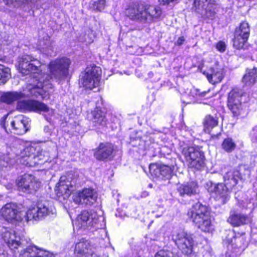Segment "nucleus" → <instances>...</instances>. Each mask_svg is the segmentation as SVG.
I'll return each instance as SVG.
<instances>
[{"instance_id": "40", "label": "nucleus", "mask_w": 257, "mask_h": 257, "mask_svg": "<svg viewBox=\"0 0 257 257\" xmlns=\"http://www.w3.org/2000/svg\"><path fill=\"white\" fill-rule=\"evenodd\" d=\"M94 35L92 31H89L88 33L84 36V39L83 42L86 44H89L93 42Z\"/></svg>"}, {"instance_id": "7", "label": "nucleus", "mask_w": 257, "mask_h": 257, "mask_svg": "<svg viewBox=\"0 0 257 257\" xmlns=\"http://www.w3.org/2000/svg\"><path fill=\"white\" fill-rule=\"evenodd\" d=\"M56 212L55 208L47 201L39 202L36 206L30 207L26 213L27 221L32 220H40L43 217L54 214Z\"/></svg>"}, {"instance_id": "4", "label": "nucleus", "mask_w": 257, "mask_h": 257, "mask_svg": "<svg viewBox=\"0 0 257 257\" xmlns=\"http://www.w3.org/2000/svg\"><path fill=\"white\" fill-rule=\"evenodd\" d=\"M73 224L78 229H98L104 227L105 222L104 216L98 215L95 211H83L77 216Z\"/></svg>"}, {"instance_id": "10", "label": "nucleus", "mask_w": 257, "mask_h": 257, "mask_svg": "<svg viewBox=\"0 0 257 257\" xmlns=\"http://www.w3.org/2000/svg\"><path fill=\"white\" fill-rule=\"evenodd\" d=\"M243 92L238 88L233 89L228 94V107L234 116L244 113V107L241 102Z\"/></svg>"}, {"instance_id": "17", "label": "nucleus", "mask_w": 257, "mask_h": 257, "mask_svg": "<svg viewBox=\"0 0 257 257\" xmlns=\"http://www.w3.org/2000/svg\"><path fill=\"white\" fill-rule=\"evenodd\" d=\"M29 119L23 115H19L15 117L11 121L9 128L11 133L22 135L25 134L29 128Z\"/></svg>"}, {"instance_id": "20", "label": "nucleus", "mask_w": 257, "mask_h": 257, "mask_svg": "<svg viewBox=\"0 0 257 257\" xmlns=\"http://www.w3.org/2000/svg\"><path fill=\"white\" fill-rule=\"evenodd\" d=\"M19 257H55L48 251L38 248L35 245H30L19 253Z\"/></svg>"}, {"instance_id": "29", "label": "nucleus", "mask_w": 257, "mask_h": 257, "mask_svg": "<svg viewBox=\"0 0 257 257\" xmlns=\"http://www.w3.org/2000/svg\"><path fill=\"white\" fill-rule=\"evenodd\" d=\"M257 77V71L255 68L247 69L242 78V82L246 86H251L254 84Z\"/></svg>"}, {"instance_id": "13", "label": "nucleus", "mask_w": 257, "mask_h": 257, "mask_svg": "<svg viewBox=\"0 0 257 257\" xmlns=\"http://www.w3.org/2000/svg\"><path fill=\"white\" fill-rule=\"evenodd\" d=\"M16 185L20 191L28 193L36 191L40 186V183L35 180L34 176L30 174L18 177Z\"/></svg>"}, {"instance_id": "46", "label": "nucleus", "mask_w": 257, "mask_h": 257, "mask_svg": "<svg viewBox=\"0 0 257 257\" xmlns=\"http://www.w3.org/2000/svg\"><path fill=\"white\" fill-rule=\"evenodd\" d=\"M161 4L165 5H168L170 3L175 2L177 0H159Z\"/></svg>"}, {"instance_id": "31", "label": "nucleus", "mask_w": 257, "mask_h": 257, "mask_svg": "<svg viewBox=\"0 0 257 257\" xmlns=\"http://www.w3.org/2000/svg\"><path fill=\"white\" fill-rule=\"evenodd\" d=\"M38 48L43 53L47 55H51L53 52L52 43L49 38L47 36L45 39L40 40Z\"/></svg>"}, {"instance_id": "41", "label": "nucleus", "mask_w": 257, "mask_h": 257, "mask_svg": "<svg viewBox=\"0 0 257 257\" xmlns=\"http://www.w3.org/2000/svg\"><path fill=\"white\" fill-rule=\"evenodd\" d=\"M155 257H173V254L170 251L161 250L156 254Z\"/></svg>"}, {"instance_id": "23", "label": "nucleus", "mask_w": 257, "mask_h": 257, "mask_svg": "<svg viewBox=\"0 0 257 257\" xmlns=\"http://www.w3.org/2000/svg\"><path fill=\"white\" fill-rule=\"evenodd\" d=\"M113 151L112 145L108 143H100L94 153V156L98 160L110 158Z\"/></svg>"}, {"instance_id": "18", "label": "nucleus", "mask_w": 257, "mask_h": 257, "mask_svg": "<svg viewBox=\"0 0 257 257\" xmlns=\"http://www.w3.org/2000/svg\"><path fill=\"white\" fill-rule=\"evenodd\" d=\"M73 189V184L71 181V178L62 176L57 183L55 191L59 195H63L64 198L68 197Z\"/></svg>"}, {"instance_id": "42", "label": "nucleus", "mask_w": 257, "mask_h": 257, "mask_svg": "<svg viewBox=\"0 0 257 257\" xmlns=\"http://www.w3.org/2000/svg\"><path fill=\"white\" fill-rule=\"evenodd\" d=\"M226 44L224 42L219 41L216 45V48L220 52H223L226 49Z\"/></svg>"}, {"instance_id": "27", "label": "nucleus", "mask_w": 257, "mask_h": 257, "mask_svg": "<svg viewBox=\"0 0 257 257\" xmlns=\"http://www.w3.org/2000/svg\"><path fill=\"white\" fill-rule=\"evenodd\" d=\"M198 186L195 182H189L186 184H181L177 188L180 195H191L197 193Z\"/></svg>"}, {"instance_id": "30", "label": "nucleus", "mask_w": 257, "mask_h": 257, "mask_svg": "<svg viewBox=\"0 0 257 257\" xmlns=\"http://www.w3.org/2000/svg\"><path fill=\"white\" fill-rule=\"evenodd\" d=\"M214 2V0H194V7L198 12L200 10L212 12L210 7L212 6Z\"/></svg>"}, {"instance_id": "52", "label": "nucleus", "mask_w": 257, "mask_h": 257, "mask_svg": "<svg viewBox=\"0 0 257 257\" xmlns=\"http://www.w3.org/2000/svg\"><path fill=\"white\" fill-rule=\"evenodd\" d=\"M149 195V193L148 192H144L142 193V197H147Z\"/></svg>"}, {"instance_id": "8", "label": "nucleus", "mask_w": 257, "mask_h": 257, "mask_svg": "<svg viewBox=\"0 0 257 257\" xmlns=\"http://www.w3.org/2000/svg\"><path fill=\"white\" fill-rule=\"evenodd\" d=\"M101 74L100 67L96 66L87 67L81 79V85L86 89L92 90L99 85Z\"/></svg>"}, {"instance_id": "45", "label": "nucleus", "mask_w": 257, "mask_h": 257, "mask_svg": "<svg viewBox=\"0 0 257 257\" xmlns=\"http://www.w3.org/2000/svg\"><path fill=\"white\" fill-rule=\"evenodd\" d=\"M185 39L184 36H181L178 38L177 41L176 42V44L178 46H180L183 44Z\"/></svg>"}, {"instance_id": "11", "label": "nucleus", "mask_w": 257, "mask_h": 257, "mask_svg": "<svg viewBox=\"0 0 257 257\" xmlns=\"http://www.w3.org/2000/svg\"><path fill=\"white\" fill-rule=\"evenodd\" d=\"M172 239L183 253L190 254L192 252L193 240L191 235L184 231L179 230L173 232Z\"/></svg>"}, {"instance_id": "43", "label": "nucleus", "mask_w": 257, "mask_h": 257, "mask_svg": "<svg viewBox=\"0 0 257 257\" xmlns=\"http://www.w3.org/2000/svg\"><path fill=\"white\" fill-rule=\"evenodd\" d=\"M8 115H5L1 119H0V127L3 128L6 132H7L8 134L9 133L8 132L7 127L6 126V119L7 118Z\"/></svg>"}, {"instance_id": "5", "label": "nucleus", "mask_w": 257, "mask_h": 257, "mask_svg": "<svg viewBox=\"0 0 257 257\" xmlns=\"http://www.w3.org/2000/svg\"><path fill=\"white\" fill-rule=\"evenodd\" d=\"M17 108L21 111H34L43 113L46 119L49 121L54 114V110L41 102L33 100H21L17 103Z\"/></svg>"}, {"instance_id": "35", "label": "nucleus", "mask_w": 257, "mask_h": 257, "mask_svg": "<svg viewBox=\"0 0 257 257\" xmlns=\"http://www.w3.org/2000/svg\"><path fill=\"white\" fill-rule=\"evenodd\" d=\"M11 77L10 69L0 64V84L6 83Z\"/></svg>"}, {"instance_id": "24", "label": "nucleus", "mask_w": 257, "mask_h": 257, "mask_svg": "<svg viewBox=\"0 0 257 257\" xmlns=\"http://www.w3.org/2000/svg\"><path fill=\"white\" fill-rule=\"evenodd\" d=\"M210 83L212 84L220 82L224 77L223 69L216 67L215 68H210L207 71L202 72Z\"/></svg>"}, {"instance_id": "9", "label": "nucleus", "mask_w": 257, "mask_h": 257, "mask_svg": "<svg viewBox=\"0 0 257 257\" xmlns=\"http://www.w3.org/2000/svg\"><path fill=\"white\" fill-rule=\"evenodd\" d=\"M0 236L14 253L19 252V249L23 247L20 236L17 234L15 230L11 228L1 227Z\"/></svg>"}, {"instance_id": "32", "label": "nucleus", "mask_w": 257, "mask_h": 257, "mask_svg": "<svg viewBox=\"0 0 257 257\" xmlns=\"http://www.w3.org/2000/svg\"><path fill=\"white\" fill-rule=\"evenodd\" d=\"M162 14V11L160 7L150 6L146 8V22L152 21L153 18H158Z\"/></svg>"}, {"instance_id": "2", "label": "nucleus", "mask_w": 257, "mask_h": 257, "mask_svg": "<svg viewBox=\"0 0 257 257\" xmlns=\"http://www.w3.org/2000/svg\"><path fill=\"white\" fill-rule=\"evenodd\" d=\"M13 151L17 157V161L28 167H34L44 164L50 160L49 153L45 150H40L32 146L26 147L18 141Z\"/></svg>"}, {"instance_id": "34", "label": "nucleus", "mask_w": 257, "mask_h": 257, "mask_svg": "<svg viewBox=\"0 0 257 257\" xmlns=\"http://www.w3.org/2000/svg\"><path fill=\"white\" fill-rule=\"evenodd\" d=\"M13 160L8 155H3L0 157V170L6 171L8 170L13 165Z\"/></svg>"}, {"instance_id": "12", "label": "nucleus", "mask_w": 257, "mask_h": 257, "mask_svg": "<svg viewBox=\"0 0 257 257\" xmlns=\"http://www.w3.org/2000/svg\"><path fill=\"white\" fill-rule=\"evenodd\" d=\"M0 216L9 222L16 223L23 219V215L19 210L16 204L10 203L5 204L1 208Z\"/></svg>"}, {"instance_id": "26", "label": "nucleus", "mask_w": 257, "mask_h": 257, "mask_svg": "<svg viewBox=\"0 0 257 257\" xmlns=\"http://www.w3.org/2000/svg\"><path fill=\"white\" fill-rule=\"evenodd\" d=\"M91 115L94 126L100 128L106 125L105 114L101 110L96 108L91 112Z\"/></svg>"}, {"instance_id": "22", "label": "nucleus", "mask_w": 257, "mask_h": 257, "mask_svg": "<svg viewBox=\"0 0 257 257\" xmlns=\"http://www.w3.org/2000/svg\"><path fill=\"white\" fill-rule=\"evenodd\" d=\"M210 191L213 192L216 200L222 204L225 203L229 199V188L224 184L220 183L212 185Z\"/></svg>"}, {"instance_id": "50", "label": "nucleus", "mask_w": 257, "mask_h": 257, "mask_svg": "<svg viewBox=\"0 0 257 257\" xmlns=\"http://www.w3.org/2000/svg\"><path fill=\"white\" fill-rule=\"evenodd\" d=\"M214 2L213 3L212 6L210 7V9H212V12L211 11H207V12L205 11V12L206 13L209 12L210 13V16H211V14H213L214 13H215V11L214 10Z\"/></svg>"}, {"instance_id": "36", "label": "nucleus", "mask_w": 257, "mask_h": 257, "mask_svg": "<svg viewBox=\"0 0 257 257\" xmlns=\"http://www.w3.org/2000/svg\"><path fill=\"white\" fill-rule=\"evenodd\" d=\"M236 147V144L231 138L224 139L222 143V149L227 152H232Z\"/></svg>"}, {"instance_id": "19", "label": "nucleus", "mask_w": 257, "mask_h": 257, "mask_svg": "<svg viewBox=\"0 0 257 257\" xmlns=\"http://www.w3.org/2000/svg\"><path fill=\"white\" fill-rule=\"evenodd\" d=\"M149 170L153 176L160 179L170 178L173 172L171 168L168 166H158L155 164H151Z\"/></svg>"}, {"instance_id": "6", "label": "nucleus", "mask_w": 257, "mask_h": 257, "mask_svg": "<svg viewBox=\"0 0 257 257\" xmlns=\"http://www.w3.org/2000/svg\"><path fill=\"white\" fill-rule=\"evenodd\" d=\"M182 154L189 167L199 170L204 166L205 156L198 147H184Z\"/></svg>"}, {"instance_id": "16", "label": "nucleus", "mask_w": 257, "mask_h": 257, "mask_svg": "<svg viewBox=\"0 0 257 257\" xmlns=\"http://www.w3.org/2000/svg\"><path fill=\"white\" fill-rule=\"evenodd\" d=\"M125 15L130 20L141 23H146V8L143 5L134 4L130 6L125 11Z\"/></svg>"}, {"instance_id": "39", "label": "nucleus", "mask_w": 257, "mask_h": 257, "mask_svg": "<svg viewBox=\"0 0 257 257\" xmlns=\"http://www.w3.org/2000/svg\"><path fill=\"white\" fill-rule=\"evenodd\" d=\"M190 93L194 98H197L198 97H204L206 94L205 92H200L199 90L195 88L191 89Z\"/></svg>"}, {"instance_id": "15", "label": "nucleus", "mask_w": 257, "mask_h": 257, "mask_svg": "<svg viewBox=\"0 0 257 257\" xmlns=\"http://www.w3.org/2000/svg\"><path fill=\"white\" fill-rule=\"evenodd\" d=\"M97 197L96 192L90 188H85L72 196L73 201L77 204L92 205L96 202Z\"/></svg>"}, {"instance_id": "14", "label": "nucleus", "mask_w": 257, "mask_h": 257, "mask_svg": "<svg viewBox=\"0 0 257 257\" xmlns=\"http://www.w3.org/2000/svg\"><path fill=\"white\" fill-rule=\"evenodd\" d=\"M249 33L248 24L246 22H242L239 27L236 28L235 30L233 46L237 49L244 48L249 36Z\"/></svg>"}, {"instance_id": "49", "label": "nucleus", "mask_w": 257, "mask_h": 257, "mask_svg": "<svg viewBox=\"0 0 257 257\" xmlns=\"http://www.w3.org/2000/svg\"><path fill=\"white\" fill-rule=\"evenodd\" d=\"M5 186L6 188L10 191L12 190V189L13 188V185L12 183H8Z\"/></svg>"}, {"instance_id": "44", "label": "nucleus", "mask_w": 257, "mask_h": 257, "mask_svg": "<svg viewBox=\"0 0 257 257\" xmlns=\"http://www.w3.org/2000/svg\"><path fill=\"white\" fill-rule=\"evenodd\" d=\"M251 135L252 137V141L253 142H257V126H255L252 129Z\"/></svg>"}, {"instance_id": "48", "label": "nucleus", "mask_w": 257, "mask_h": 257, "mask_svg": "<svg viewBox=\"0 0 257 257\" xmlns=\"http://www.w3.org/2000/svg\"><path fill=\"white\" fill-rule=\"evenodd\" d=\"M236 254H235L234 253H230L229 252H227L225 255L224 257H235Z\"/></svg>"}, {"instance_id": "33", "label": "nucleus", "mask_w": 257, "mask_h": 257, "mask_svg": "<svg viewBox=\"0 0 257 257\" xmlns=\"http://www.w3.org/2000/svg\"><path fill=\"white\" fill-rule=\"evenodd\" d=\"M218 118L216 116L207 115L204 119V125L205 132L209 133L210 130L217 125Z\"/></svg>"}, {"instance_id": "28", "label": "nucleus", "mask_w": 257, "mask_h": 257, "mask_svg": "<svg viewBox=\"0 0 257 257\" xmlns=\"http://www.w3.org/2000/svg\"><path fill=\"white\" fill-rule=\"evenodd\" d=\"M26 97V94L22 92L12 91L4 93L1 96V100L2 102L8 104L18 100Z\"/></svg>"}, {"instance_id": "51", "label": "nucleus", "mask_w": 257, "mask_h": 257, "mask_svg": "<svg viewBox=\"0 0 257 257\" xmlns=\"http://www.w3.org/2000/svg\"><path fill=\"white\" fill-rule=\"evenodd\" d=\"M7 5H9L12 3V0H3Z\"/></svg>"}, {"instance_id": "1", "label": "nucleus", "mask_w": 257, "mask_h": 257, "mask_svg": "<svg viewBox=\"0 0 257 257\" xmlns=\"http://www.w3.org/2000/svg\"><path fill=\"white\" fill-rule=\"evenodd\" d=\"M71 61L66 57L57 58L51 61L48 65V74L42 72V63L31 55H24L19 58L18 68L23 75H30L31 82L28 89L32 96H41L43 99L49 98L53 91L51 80L59 81L68 74Z\"/></svg>"}, {"instance_id": "21", "label": "nucleus", "mask_w": 257, "mask_h": 257, "mask_svg": "<svg viewBox=\"0 0 257 257\" xmlns=\"http://www.w3.org/2000/svg\"><path fill=\"white\" fill-rule=\"evenodd\" d=\"M252 218L253 215L251 212L248 214L234 213L230 215L227 221L233 226H239L251 223L252 221Z\"/></svg>"}, {"instance_id": "25", "label": "nucleus", "mask_w": 257, "mask_h": 257, "mask_svg": "<svg viewBox=\"0 0 257 257\" xmlns=\"http://www.w3.org/2000/svg\"><path fill=\"white\" fill-rule=\"evenodd\" d=\"M239 172L235 170L227 171L223 176L224 185L229 189L234 187L237 183L239 178Z\"/></svg>"}, {"instance_id": "38", "label": "nucleus", "mask_w": 257, "mask_h": 257, "mask_svg": "<svg viewBox=\"0 0 257 257\" xmlns=\"http://www.w3.org/2000/svg\"><path fill=\"white\" fill-rule=\"evenodd\" d=\"M105 6V0H97L94 2L93 9L97 11H102Z\"/></svg>"}, {"instance_id": "3", "label": "nucleus", "mask_w": 257, "mask_h": 257, "mask_svg": "<svg viewBox=\"0 0 257 257\" xmlns=\"http://www.w3.org/2000/svg\"><path fill=\"white\" fill-rule=\"evenodd\" d=\"M187 215L201 231L209 232L213 229L210 212L205 205L196 203L188 210Z\"/></svg>"}, {"instance_id": "47", "label": "nucleus", "mask_w": 257, "mask_h": 257, "mask_svg": "<svg viewBox=\"0 0 257 257\" xmlns=\"http://www.w3.org/2000/svg\"><path fill=\"white\" fill-rule=\"evenodd\" d=\"M4 246L0 247V256L1 257H7V252L4 249Z\"/></svg>"}, {"instance_id": "37", "label": "nucleus", "mask_w": 257, "mask_h": 257, "mask_svg": "<svg viewBox=\"0 0 257 257\" xmlns=\"http://www.w3.org/2000/svg\"><path fill=\"white\" fill-rule=\"evenodd\" d=\"M242 239L243 237L241 236H239L238 237H234L233 238L231 239V242L228 246V249L235 247H240V242Z\"/></svg>"}]
</instances>
